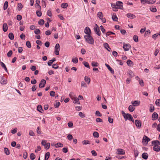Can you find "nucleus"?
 Listing matches in <instances>:
<instances>
[{"mask_svg":"<svg viewBox=\"0 0 160 160\" xmlns=\"http://www.w3.org/2000/svg\"><path fill=\"white\" fill-rule=\"evenodd\" d=\"M37 109L40 112H42V111H43L41 105H38L37 107Z\"/></svg>","mask_w":160,"mask_h":160,"instance_id":"nucleus-26","label":"nucleus"},{"mask_svg":"<svg viewBox=\"0 0 160 160\" xmlns=\"http://www.w3.org/2000/svg\"><path fill=\"white\" fill-rule=\"evenodd\" d=\"M118 152L117 154L119 155H123L125 154V151L121 148H119L117 150Z\"/></svg>","mask_w":160,"mask_h":160,"instance_id":"nucleus-9","label":"nucleus"},{"mask_svg":"<svg viewBox=\"0 0 160 160\" xmlns=\"http://www.w3.org/2000/svg\"><path fill=\"white\" fill-rule=\"evenodd\" d=\"M26 45L29 48H30L31 47V43L29 41H27L26 42Z\"/></svg>","mask_w":160,"mask_h":160,"instance_id":"nucleus-49","label":"nucleus"},{"mask_svg":"<svg viewBox=\"0 0 160 160\" xmlns=\"http://www.w3.org/2000/svg\"><path fill=\"white\" fill-rule=\"evenodd\" d=\"M68 3H62L61 4V7L62 8H66L67 7H68Z\"/></svg>","mask_w":160,"mask_h":160,"instance_id":"nucleus-34","label":"nucleus"},{"mask_svg":"<svg viewBox=\"0 0 160 160\" xmlns=\"http://www.w3.org/2000/svg\"><path fill=\"white\" fill-rule=\"evenodd\" d=\"M93 135L94 137L98 138L99 136V134L98 132H94L93 133Z\"/></svg>","mask_w":160,"mask_h":160,"instance_id":"nucleus-44","label":"nucleus"},{"mask_svg":"<svg viewBox=\"0 0 160 160\" xmlns=\"http://www.w3.org/2000/svg\"><path fill=\"white\" fill-rule=\"evenodd\" d=\"M17 128H15L14 129L11 131V132L12 134H15L17 132Z\"/></svg>","mask_w":160,"mask_h":160,"instance_id":"nucleus-56","label":"nucleus"},{"mask_svg":"<svg viewBox=\"0 0 160 160\" xmlns=\"http://www.w3.org/2000/svg\"><path fill=\"white\" fill-rule=\"evenodd\" d=\"M22 19V17L20 15H18L17 16V19L18 21L21 20Z\"/></svg>","mask_w":160,"mask_h":160,"instance_id":"nucleus-57","label":"nucleus"},{"mask_svg":"<svg viewBox=\"0 0 160 160\" xmlns=\"http://www.w3.org/2000/svg\"><path fill=\"white\" fill-rule=\"evenodd\" d=\"M46 0H42V6L44 7V8H45L46 7Z\"/></svg>","mask_w":160,"mask_h":160,"instance_id":"nucleus-59","label":"nucleus"},{"mask_svg":"<svg viewBox=\"0 0 160 160\" xmlns=\"http://www.w3.org/2000/svg\"><path fill=\"white\" fill-rule=\"evenodd\" d=\"M116 5L117 7H121L123 9V3L121 1H117L116 2Z\"/></svg>","mask_w":160,"mask_h":160,"instance_id":"nucleus-18","label":"nucleus"},{"mask_svg":"<svg viewBox=\"0 0 160 160\" xmlns=\"http://www.w3.org/2000/svg\"><path fill=\"white\" fill-rule=\"evenodd\" d=\"M84 32L85 33L87 34V35H89V34L91 35V32L90 29L88 27L85 28L84 30Z\"/></svg>","mask_w":160,"mask_h":160,"instance_id":"nucleus-8","label":"nucleus"},{"mask_svg":"<svg viewBox=\"0 0 160 160\" xmlns=\"http://www.w3.org/2000/svg\"><path fill=\"white\" fill-rule=\"evenodd\" d=\"M34 32L35 34H38L40 33V31L39 29H36L34 30Z\"/></svg>","mask_w":160,"mask_h":160,"instance_id":"nucleus-55","label":"nucleus"},{"mask_svg":"<svg viewBox=\"0 0 160 160\" xmlns=\"http://www.w3.org/2000/svg\"><path fill=\"white\" fill-rule=\"evenodd\" d=\"M84 80L85 81L87 82L88 84H89L90 81V78H88V77L85 76L84 77Z\"/></svg>","mask_w":160,"mask_h":160,"instance_id":"nucleus-41","label":"nucleus"},{"mask_svg":"<svg viewBox=\"0 0 160 160\" xmlns=\"http://www.w3.org/2000/svg\"><path fill=\"white\" fill-rule=\"evenodd\" d=\"M67 138L69 140L71 141L73 137L72 135L69 134L68 135Z\"/></svg>","mask_w":160,"mask_h":160,"instance_id":"nucleus-53","label":"nucleus"},{"mask_svg":"<svg viewBox=\"0 0 160 160\" xmlns=\"http://www.w3.org/2000/svg\"><path fill=\"white\" fill-rule=\"evenodd\" d=\"M2 28L4 32H6L7 31L8 27L6 23H3Z\"/></svg>","mask_w":160,"mask_h":160,"instance_id":"nucleus-17","label":"nucleus"},{"mask_svg":"<svg viewBox=\"0 0 160 160\" xmlns=\"http://www.w3.org/2000/svg\"><path fill=\"white\" fill-rule=\"evenodd\" d=\"M150 141V139L146 136L144 135L142 139V142L144 144L146 143L147 144L148 142Z\"/></svg>","mask_w":160,"mask_h":160,"instance_id":"nucleus-4","label":"nucleus"},{"mask_svg":"<svg viewBox=\"0 0 160 160\" xmlns=\"http://www.w3.org/2000/svg\"><path fill=\"white\" fill-rule=\"evenodd\" d=\"M55 50L54 51L55 54L56 55H58L59 54V51L60 49H55Z\"/></svg>","mask_w":160,"mask_h":160,"instance_id":"nucleus-52","label":"nucleus"},{"mask_svg":"<svg viewBox=\"0 0 160 160\" xmlns=\"http://www.w3.org/2000/svg\"><path fill=\"white\" fill-rule=\"evenodd\" d=\"M116 6H117L116 5V4L115 5V4H112L111 5V7L113 8L116 9H120L122 10V8L121 7H119V8H118L117 7H116Z\"/></svg>","mask_w":160,"mask_h":160,"instance_id":"nucleus-32","label":"nucleus"},{"mask_svg":"<svg viewBox=\"0 0 160 160\" xmlns=\"http://www.w3.org/2000/svg\"><path fill=\"white\" fill-rule=\"evenodd\" d=\"M8 1L5 2L3 6V9L4 10H5L7 8L8 6Z\"/></svg>","mask_w":160,"mask_h":160,"instance_id":"nucleus-27","label":"nucleus"},{"mask_svg":"<svg viewBox=\"0 0 160 160\" xmlns=\"http://www.w3.org/2000/svg\"><path fill=\"white\" fill-rule=\"evenodd\" d=\"M36 13L38 16L40 17L42 16V13L40 11V10L39 9V10L37 11Z\"/></svg>","mask_w":160,"mask_h":160,"instance_id":"nucleus-39","label":"nucleus"},{"mask_svg":"<svg viewBox=\"0 0 160 160\" xmlns=\"http://www.w3.org/2000/svg\"><path fill=\"white\" fill-rule=\"evenodd\" d=\"M132 115L129 113H127L126 115V117L125 116L124 118L125 119V121H127V120H130V119H132Z\"/></svg>","mask_w":160,"mask_h":160,"instance_id":"nucleus-13","label":"nucleus"},{"mask_svg":"<svg viewBox=\"0 0 160 160\" xmlns=\"http://www.w3.org/2000/svg\"><path fill=\"white\" fill-rule=\"evenodd\" d=\"M82 144L84 145H86L87 144H90V142L88 140H84L82 142Z\"/></svg>","mask_w":160,"mask_h":160,"instance_id":"nucleus-30","label":"nucleus"},{"mask_svg":"<svg viewBox=\"0 0 160 160\" xmlns=\"http://www.w3.org/2000/svg\"><path fill=\"white\" fill-rule=\"evenodd\" d=\"M132 103L134 106H137L139 105L140 102H139L138 101H134L133 102L132 101Z\"/></svg>","mask_w":160,"mask_h":160,"instance_id":"nucleus-21","label":"nucleus"},{"mask_svg":"<svg viewBox=\"0 0 160 160\" xmlns=\"http://www.w3.org/2000/svg\"><path fill=\"white\" fill-rule=\"evenodd\" d=\"M112 20L114 21H117L118 20V18L116 14H113L112 16Z\"/></svg>","mask_w":160,"mask_h":160,"instance_id":"nucleus-36","label":"nucleus"},{"mask_svg":"<svg viewBox=\"0 0 160 160\" xmlns=\"http://www.w3.org/2000/svg\"><path fill=\"white\" fill-rule=\"evenodd\" d=\"M155 104L158 106L160 107V99H157L155 102Z\"/></svg>","mask_w":160,"mask_h":160,"instance_id":"nucleus-47","label":"nucleus"},{"mask_svg":"<svg viewBox=\"0 0 160 160\" xmlns=\"http://www.w3.org/2000/svg\"><path fill=\"white\" fill-rule=\"evenodd\" d=\"M108 121L109 122L111 123H112L113 121V119L110 117H108Z\"/></svg>","mask_w":160,"mask_h":160,"instance_id":"nucleus-61","label":"nucleus"},{"mask_svg":"<svg viewBox=\"0 0 160 160\" xmlns=\"http://www.w3.org/2000/svg\"><path fill=\"white\" fill-rule=\"evenodd\" d=\"M135 124L138 128H141V123L139 120H136L135 121Z\"/></svg>","mask_w":160,"mask_h":160,"instance_id":"nucleus-11","label":"nucleus"},{"mask_svg":"<svg viewBox=\"0 0 160 160\" xmlns=\"http://www.w3.org/2000/svg\"><path fill=\"white\" fill-rule=\"evenodd\" d=\"M128 74L129 76L131 78H132L134 76V74L133 73L131 70H130L128 71Z\"/></svg>","mask_w":160,"mask_h":160,"instance_id":"nucleus-31","label":"nucleus"},{"mask_svg":"<svg viewBox=\"0 0 160 160\" xmlns=\"http://www.w3.org/2000/svg\"><path fill=\"white\" fill-rule=\"evenodd\" d=\"M95 25L96 26V27H94L93 28L94 31L96 34H97L99 36H100L101 35V32L100 29L99 28L97 24H96Z\"/></svg>","mask_w":160,"mask_h":160,"instance_id":"nucleus-3","label":"nucleus"},{"mask_svg":"<svg viewBox=\"0 0 160 160\" xmlns=\"http://www.w3.org/2000/svg\"><path fill=\"white\" fill-rule=\"evenodd\" d=\"M55 147L56 148L58 147H62L63 146V144L60 142L57 143L55 145Z\"/></svg>","mask_w":160,"mask_h":160,"instance_id":"nucleus-28","label":"nucleus"},{"mask_svg":"<svg viewBox=\"0 0 160 160\" xmlns=\"http://www.w3.org/2000/svg\"><path fill=\"white\" fill-rule=\"evenodd\" d=\"M22 8V4L20 3H18V9L19 11H20L21 9Z\"/></svg>","mask_w":160,"mask_h":160,"instance_id":"nucleus-38","label":"nucleus"},{"mask_svg":"<svg viewBox=\"0 0 160 160\" xmlns=\"http://www.w3.org/2000/svg\"><path fill=\"white\" fill-rule=\"evenodd\" d=\"M46 82L44 79H42L39 84V87L40 88H42L44 87L45 84H46Z\"/></svg>","mask_w":160,"mask_h":160,"instance_id":"nucleus-7","label":"nucleus"},{"mask_svg":"<svg viewBox=\"0 0 160 160\" xmlns=\"http://www.w3.org/2000/svg\"><path fill=\"white\" fill-rule=\"evenodd\" d=\"M83 64L85 66L88 68H90V66L88 63L86 62H82Z\"/></svg>","mask_w":160,"mask_h":160,"instance_id":"nucleus-43","label":"nucleus"},{"mask_svg":"<svg viewBox=\"0 0 160 160\" xmlns=\"http://www.w3.org/2000/svg\"><path fill=\"white\" fill-rule=\"evenodd\" d=\"M99 64L97 62L93 61L92 62V65L93 67H97L98 66Z\"/></svg>","mask_w":160,"mask_h":160,"instance_id":"nucleus-42","label":"nucleus"},{"mask_svg":"<svg viewBox=\"0 0 160 160\" xmlns=\"http://www.w3.org/2000/svg\"><path fill=\"white\" fill-rule=\"evenodd\" d=\"M35 156L33 153H32L30 155V158L32 160H33L35 159Z\"/></svg>","mask_w":160,"mask_h":160,"instance_id":"nucleus-48","label":"nucleus"},{"mask_svg":"<svg viewBox=\"0 0 160 160\" xmlns=\"http://www.w3.org/2000/svg\"><path fill=\"white\" fill-rule=\"evenodd\" d=\"M139 83L141 86H143L144 85L143 81L142 80H139Z\"/></svg>","mask_w":160,"mask_h":160,"instance_id":"nucleus-64","label":"nucleus"},{"mask_svg":"<svg viewBox=\"0 0 160 160\" xmlns=\"http://www.w3.org/2000/svg\"><path fill=\"white\" fill-rule=\"evenodd\" d=\"M12 54V50H10L7 53V56L8 57H10L11 56Z\"/></svg>","mask_w":160,"mask_h":160,"instance_id":"nucleus-54","label":"nucleus"},{"mask_svg":"<svg viewBox=\"0 0 160 160\" xmlns=\"http://www.w3.org/2000/svg\"><path fill=\"white\" fill-rule=\"evenodd\" d=\"M131 47V46L129 44L124 43L123 48L125 51H128Z\"/></svg>","mask_w":160,"mask_h":160,"instance_id":"nucleus-5","label":"nucleus"},{"mask_svg":"<svg viewBox=\"0 0 160 160\" xmlns=\"http://www.w3.org/2000/svg\"><path fill=\"white\" fill-rule=\"evenodd\" d=\"M84 38L87 43L91 44H93L94 40L91 35L89 34V35H84Z\"/></svg>","mask_w":160,"mask_h":160,"instance_id":"nucleus-1","label":"nucleus"},{"mask_svg":"<svg viewBox=\"0 0 160 160\" xmlns=\"http://www.w3.org/2000/svg\"><path fill=\"white\" fill-rule=\"evenodd\" d=\"M100 28L103 33H104L105 31V29L103 28L102 25L100 27Z\"/></svg>","mask_w":160,"mask_h":160,"instance_id":"nucleus-58","label":"nucleus"},{"mask_svg":"<svg viewBox=\"0 0 160 160\" xmlns=\"http://www.w3.org/2000/svg\"><path fill=\"white\" fill-rule=\"evenodd\" d=\"M158 117V114L156 112H154L152 115V120H156Z\"/></svg>","mask_w":160,"mask_h":160,"instance_id":"nucleus-12","label":"nucleus"},{"mask_svg":"<svg viewBox=\"0 0 160 160\" xmlns=\"http://www.w3.org/2000/svg\"><path fill=\"white\" fill-rule=\"evenodd\" d=\"M142 158L144 159H147L148 157V155L147 153L144 152L142 155Z\"/></svg>","mask_w":160,"mask_h":160,"instance_id":"nucleus-20","label":"nucleus"},{"mask_svg":"<svg viewBox=\"0 0 160 160\" xmlns=\"http://www.w3.org/2000/svg\"><path fill=\"white\" fill-rule=\"evenodd\" d=\"M0 82L2 84H5L7 83V80L2 75L0 76Z\"/></svg>","mask_w":160,"mask_h":160,"instance_id":"nucleus-6","label":"nucleus"},{"mask_svg":"<svg viewBox=\"0 0 160 160\" xmlns=\"http://www.w3.org/2000/svg\"><path fill=\"white\" fill-rule=\"evenodd\" d=\"M42 144L45 146V148L47 149H48L50 147V144L49 143H46V141L45 140H42L41 142Z\"/></svg>","mask_w":160,"mask_h":160,"instance_id":"nucleus-2","label":"nucleus"},{"mask_svg":"<svg viewBox=\"0 0 160 160\" xmlns=\"http://www.w3.org/2000/svg\"><path fill=\"white\" fill-rule=\"evenodd\" d=\"M156 1V0H148V3L149 4H152L154 3Z\"/></svg>","mask_w":160,"mask_h":160,"instance_id":"nucleus-50","label":"nucleus"},{"mask_svg":"<svg viewBox=\"0 0 160 160\" xmlns=\"http://www.w3.org/2000/svg\"><path fill=\"white\" fill-rule=\"evenodd\" d=\"M104 47L107 49L108 51L110 52L111 51V49L109 47V46L108 44L107 43H105L103 44Z\"/></svg>","mask_w":160,"mask_h":160,"instance_id":"nucleus-14","label":"nucleus"},{"mask_svg":"<svg viewBox=\"0 0 160 160\" xmlns=\"http://www.w3.org/2000/svg\"><path fill=\"white\" fill-rule=\"evenodd\" d=\"M47 15L49 17H51L52 16V14L51 12V9L48 10L47 12Z\"/></svg>","mask_w":160,"mask_h":160,"instance_id":"nucleus-33","label":"nucleus"},{"mask_svg":"<svg viewBox=\"0 0 160 160\" xmlns=\"http://www.w3.org/2000/svg\"><path fill=\"white\" fill-rule=\"evenodd\" d=\"M56 60V59H55V58H53L52 59L50 60L48 62V65L49 66H51L52 64L53 63V62Z\"/></svg>","mask_w":160,"mask_h":160,"instance_id":"nucleus-19","label":"nucleus"},{"mask_svg":"<svg viewBox=\"0 0 160 160\" xmlns=\"http://www.w3.org/2000/svg\"><path fill=\"white\" fill-rule=\"evenodd\" d=\"M135 109V108L133 105H130L128 107V110L131 112H133Z\"/></svg>","mask_w":160,"mask_h":160,"instance_id":"nucleus-24","label":"nucleus"},{"mask_svg":"<svg viewBox=\"0 0 160 160\" xmlns=\"http://www.w3.org/2000/svg\"><path fill=\"white\" fill-rule=\"evenodd\" d=\"M152 144H157L160 145V142L158 140L153 141H152Z\"/></svg>","mask_w":160,"mask_h":160,"instance_id":"nucleus-45","label":"nucleus"},{"mask_svg":"<svg viewBox=\"0 0 160 160\" xmlns=\"http://www.w3.org/2000/svg\"><path fill=\"white\" fill-rule=\"evenodd\" d=\"M105 65L112 73L113 74L114 73V71L112 69L109 65L105 63Z\"/></svg>","mask_w":160,"mask_h":160,"instance_id":"nucleus-15","label":"nucleus"},{"mask_svg":"<svg viewBox=\"0 0 160 160\" xmlns=\"http://www.w3.org/2000/svg\"><path fill=\"white\" fill-rule=\"evenodd\" d=\"M72 62L75 63H77L78 62V58H73L72 59Z\"/></svg>","mask_w":160,"mask_h":160,"instance_id":"nucleus-63","label":"nucleus"},{"mask_svg":"<svg viewBox=\"0 0 160 160\" xmlns=\"http://www.w3.org/2000/svg\"><path fill=\"white\" fill-rule=\"evenodd\" d=\"M73 99V103L76 104H80V102L79 101V99L77 98H73L72 99Z\"/></svg>","mask_w":160,"mask_h":160,"instance_id":"nucleus-22","label":"nucleus"},{"mask_svg":"<svg viewBox=\"0 0 160 160\" xmlns=\"http://www.w3.org/2000/svg\"><path fill=\"white\" fill-rule=\"evenodd\" d=\"M78 115L80 117L82 118H83L85 117V115H84V114L81 112H80L79 113Z\"/></svg>","mask_w":160,"mask_h":160,"instance_id":"nucleus-62","label":"nucleus"},{"mask_svg":"<svg viewBox=\"0 0 160 160\" xmlns=\"http://www.w3.org/2000/svg\"><path fill=\"white\" fill-rule=\"evenodd\" d=\"M1 66L6 71V72H7L8 73V70H7V68L6 67V66L5 65V64L3 62H1Z\"/></svg>","mask_w":160,"mask_h":160,"instance_id":"nucleus-23","label":"nucleus"},{"mask_svg":"<svg viewBox=\"0 0 160 160\" xmlns=\"http://www.w3.org/2000/svg\"><path fill=\"white\" fill-rule=\"evenodd\" d=\"M5 153L7 155H9L10 154V152L8 149L7 148H4Z\"/></svg>","mask_w":160,"mask_h":160,"instance_id":"nucleus-29","label":"nucleus"},{"mask_svg":"<svg viewBox=\"0 0 160 160\" xmlns=\"http://www.w3.org/2000/svg\"><path fill=\"white\" fill-rule=\"evenodd\" d=\"M133 39L135 42H138V37L137 35H134L133 37Z\"/></svg>","mask_w":160,"mask_h":160,"instance_id":"nucleus-46","label":"nucleus"},{"mask_svg":"<svg viewBox=\"0 0 160 160\" xmlns=\"http://www.w3.org/2000/svg\"><path fill=\"white\" fill-rule=\"evenodd\" d=\"M49 152H47L45 154V160H48L50 156Z\"/></svg>","mask_w":160,"mask_h":160,"instance_id":"nucleus-35","label":"nucleus"},{"mask_svg":"<svg viewBox=\"0 0 160 160\" xmlns=\"http://www.w3.org/2000/svg\"><path fill=\"white\" fill-rule=\"evenodd\" d=\"M8 37L10 39L12 40L14 39V36L12 32L8 34Z\"/></svg>","mask_w":160,"mask_h":160,"instance_id":"nucleus-25","label":"nucleus"},{"mask_svg":"<svg viewBox=\"0 0 160 160\" xmlns=\"http://www.w3.org/2000/svg\"><path fill=\"white\" fill-rule=\"evenodd\" d=\"M53 68L56 69L58 68V66L57 64H54L52 65Z\"/></svg>","mask_w":160,"mask_h":160,"instance_id":"nucleus-60","label":"nucleus"},{"mask_svg":"<svg viewBox=\"0 0 160 160\" xmlns=\"http://www.w3.org/2000/svg\"><path fill=\"white\" fill-rule=\"evenodd\" d=\"M127 16L128 18L131 19H133L135 18L136 17V16L130 13H128L127 14Z\"/></svg>","mask_w":160,"mask_h":160,"instance_id":"nucleus-16","label":"nucleus"},{"mask_svg":"<svg viewBox=\"0 0 160 160\" xmlns=\"http://www.w3.org/2000/svg\"><path fill=\"white\" fill-rule=\"evenodd\" d=\"M128 65L131 66L133 64V62L130 60H128L127 62Z\"/></svg>","mask_w":160,"mask_h":160,"instance_id":"nucleus-37","label":"nucleus"},{"mask_svg":"<svg viewBox=\"0 0 160 160\" xmlns=\"http://www.w3.org/2000/svg\"><path fill=\"white\" fill-rule=\"evenodd\" d=\"M154 147L153 149L154 151L156 152H159L160 150V147L157 144H153Z\"/></svg>","mask_w":160,"mask_h":160,"instance_id":"nucleus-10","label":"nucleus"},{"mask_svg":"<svg viewBox=\"0 0 160 160\" xmlns=\"http://www.w3.org/2000/svg\"><path fill=\"white\" fill-rule=\"evenodd\" d=\"M97 16L98 17L99 19H101V18H102V12H98L97 15Z\"/></svg>","mask_w":160,"mask_h":160,"instance_id":"nucleus-40","label":"nucleus"},{"mask_svg":"<svg viewBox=\"0 0 160 160\" xmlns=\"http://www.w3.org/2000/svg\"><path fill=\"white\" fill-rule=\"evenodd\" d=\"M44 21L43 19H40L38 21V24L40 25H42L44 24Z\"/></svg>","mask_w":160,"mask_h":160,"instance_id":"nucleus-51","label":"nucleus"}]
</instances>
